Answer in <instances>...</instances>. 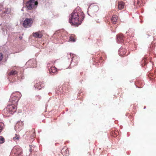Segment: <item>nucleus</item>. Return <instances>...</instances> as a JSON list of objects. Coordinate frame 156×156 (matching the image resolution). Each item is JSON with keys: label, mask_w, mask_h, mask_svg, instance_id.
I'll return each mask as SVG.
<instances>
[{"label": "nucleus", "mask_w": 156, "mask_h": 156, "mask_svg": "<svg viewBox=\"0 0 156 156\" xmlns=\"http://www.w3.org/2000/svg\"><path fill=\"white\" fill-rule=\"evenodd\" d=\"M41 84H43V83L41 82L36 83L35 85V88L38 89L39 90H40L41 88Z\"/></svg>", "instance_id": "obj_18"}, {"label": "nucleus", "mask_w": 156, "mask_h": 156, "mask_svg": "<svg viewBox=\"0 0 156 156\" xmlns=\"http://www.w3.org/2000/svg\"><path fill=\"white\" fill-rule=\"evenodd\" d=\"M94 59H95V60H97V58H96V59L94 58Z\"/></svg>", "instance_id": "obj_32"}, {"label": "nucleus", "mask_w": 156, "mask_h": 156, "mask_svg": "<svg viewBox=\"0 0 156 156\" xmlns=\"http://www.w3.org/2000/svg\"><path fill=\"white\" fill-rule=\"evenodd\" d=\"M20 138V136L19 135L16 134L15 135V136L13 137V140L15 141L16 140H18Z\"/></svg>", "instance_id": "obj_20"}, {"label": "nucleus", "mask_w": 156, "mask_h": 156, "mask_svg": "<svg viewBox=\"0 0 156 156\" xmlns=\"http://www.w3.org/2000/svg\"><path fill=\"white\" fill-rule=\"evenodd\" d=\"M18 72L16 70H11L8 73V75L9 76L14 75L17 74Z\"/></svg>", "instance_id": "obj_17"}, {"label": "nucleus", "mask_w": 156, "mask_h": 156, "mask_svg": "<svg viewBox=\"0 0 156 156\" xmlns=\"http://www.w3.org/2000/svg\"><path fill=\"white\" fill-rule=\"evenodd\" d=\"M102 57H100V60H102Z\"/></svg>", "instance_id": "obj_29"}, {"label": "nucleus", "mask_w": 156, "mask_h": 156, "mask_svg": "<svg viewBox=\"0 0 156 156\" xmlns=\"http://www.w3.org/2000/svg\"><path fill=\"white\" fill-rule=\"evenodd\" d=\"M111 135L112 137H115L119 135V132L116 130H112L111 132Z\"/></svg>", "instance_id": "obj_15"}, {"label": "nucleus", "mask_w": 156, "mask_h": 156, "mask_svg": "<svg viewBox=\"0 0 156 156\" xmlns=\"http://www.w3.org/2000/svg\"><path fill=\"white\" fill-rule=\"evenodd\" d=\"M51 63L53 64L52 62L51 63H49L47 64V66L48 68L50 73L51 75H53L57 73V69L54 66H52L51 67H50V66L49 65Z\"/></svg>", "instance_id": "obj_7"}, {"label": "nucleus", "mask_w": 156, "mask_h": 156, "mask_svg": "<svg viewBox=\"0 0 156 156\" xmlns=\"http://www.w3.org/2000/svg\"><path fill=\"white\" fill-rule=\"evenodd\" d=\"M141 3L142 2H141V0H137V2L136 5H138V6H140L141 5Z\"/></svg>", "instance_id": "obj_23"}, {"label": "nucleus", "mask_w": 156, "mask_h": 156, "mask_svg": "<svg viewBox=\"0 0 156 156\" xmlns=\"http://www.w3.org/2000/svg\"><path fill=\"white\" fill-rule=\"evenodd\" d=\"M126 50L123 48H120L119 49L118 51L119 54L120 55L123 56L126 54Z\"/></svg>", "instance_id": "obj_12"}, {"label": "nucleus", "mask_w": 156, "mask_h": 156, "mask_svg": "<svg viewBox=\"0 0 156 156\" xmlns=\"http://www.w3.org/2000/svg\"><path fill=\"white\" fill-rule=\"evenodd\" d=\"M61 153L63 156H67L69 155V151L67 148L66 147L62 149Z\"/></svg>", "instance_id": "obj_10"}, {"label": "nucleus", "mask_w": 156, "mask_h": 156, "mask_svg": "<svg viewBox=\"0 0 156 156\" xmlns=\"http://www.w3.org/2000/svg\"><path fill=\"white\" fill-rule=\"evenodd\" d=\"M83 74V72H81L80 73V75L82 76V75Z\"/></svg>", "instance_id": "obj_28"}, {"label": "nucleus", "mask_w": 156, "mask_h": 156, "mask_svg": "<svg viewBox=\"0 0 156 156\" xmlns=\"http://www.w3.org/2000/svg\"><path fill=\"white\" fill-rule=\"evenodd\" d=\"M5 142V138L2 136H0V144H2Z\"/></svg>", "instance_id": "obj_21"}, {"label": "nucleus", "mask_w": 156, "mask_h": 156, "mask_svg": "<svg viewBox=\"0 0 156 156\" xmlns=\"http://www.w3.org/2000/svg\"><path fill=\"white\" fill-rule=\"evenodd\" d=\"M124 37L122 34H119L117 35V41L119 42H122L124 41Z\"/></svg>", "instance_id": "obj_9"}, {"label": "nucleus", "mask_w": 156, "mask_h": 156, "mask_svg": "<svg viewBox=\"0 0 156 156\" xmlns=\"http://www.w3.org/2000/svg\"><path fill=\"white\" fill-rule=\"evenodd\" d=\"M101 39H99V41H101Z\"/></svg>", "instance_id": "obj_33"}, {"label": "nucleus", "mask_w": 156, "mask_h": 156, "mask_svg": "<svg viewBox=\"0 0 156 156\" xmlns=\"http://www.w3.org/2000/svg\"><path fill=\"white\" fill-rule=\"evenodd\" d=\"M76 37L75 35H71L69 37V41L70 42H75L76 41Z\"/></svg>", "instance_id": "obj_16"}, {"label": "nucleus", "mask_w": 156, "mask_h": 156, "mask_svg": "<svg viewBox=\"0 0 156 156\" xmlns=\"http://www.w3.org/2000/svg\"><path fill=\"white\" fill-rule=\"evenodd\" d=\"M118 19V16L116 15H114L111 19V21L113 24H115L117 22Z\"/></svg>", "instance_id": "obj_13"}, {"label": "nucleus", "mask_w": 156, "mask_h": 156, "mask_svg": "<svg viewBox=\"0 0 156 156\" xmlns=\"http://www.w3.org/2000/svg\"><path fill=\"white\" fill-rule=\"evenodd\" d=\"M83 12L81 11L75 10L71 14L69 18V22L72 25L77 27L81 23L84 18Z\"/></svg>", "instance_id": "obj_1"}, {"label": "nucleus", "mask_w": 156, "mask_h": 156, "mask_svg": "<svg viewBox=\"0 0 156 156\" xmlns=\"http://www.w3.org/2000/svg\"><path fill=\"white\" fill-rule=\"evenodd\" d=\"M79 60V59L77 57L75 56L73 57L71 60V62H76V64L75 65H77L78 64V61Z\"/></svg>", "instance_id": "obj_19"}, {"label": "nucleus", "mask_w": 156, "mask_h": 156, "mask_svg": "<svg viewBox=\"0 0 156 156\" xmlns=\"http://www.w3.org/2000/svg\"><path fill=\"white\" fill-rule=\"evenodd\" d=\"M43 30H39L37 32L33 33L32 34L33 36L36 38H41L43 34Z\"/></svg>", "instance_id": "obj_8"}, {"label": "nucleus", "mask_w": 156, "mask_h": 156, "mask_svg": "<svg viewBox=\"0 0 156 156\" xmlns=\"http://www.w3.org/2000/svg\"><path fill=\"white\" fill-rule=\"evenodd\" d=\"M81 93V92H80V93H79V94H78V95H80V94Z\"/></svg>", "instance_id": "obj_30"}, {"label": "nucleus", "mask_w": 156, "mask_h": 156, "mask_svg": "<svg viewBox=\"0 0 156 156\" xmlns=\"http://www.w3.org/2000/svg\"><path fill=\"white\" fill-rule=\"evenodd\" d=\"M34 134H35V132L34 131Z\"/></svg>", "instance_id": "obj_34"}, {"label": "nucleus", "mask_w": 156, "mask_h": 156, "mask_svg": "<svg viewBox=\"0 0 156 156\" xmlns=\"http://www.w3.org/2000/svg\"><path fill=\"white\" fill-rule=\"evenodd\" d=\"M137 0H134V5H136H136H137Z\"/></svg>", "instance_id": "obj_26"}, {"label": "nucleus", "mask_w": 156, "mask_h": 156, "mask_svg": "<svg viewBox=\"0 0 156 156\" xmlns=\"http://www.w3.org/2000/svg\"><path fill=\"white\" fill-rule=\"evenodd\" d=\"M21 96V94L19 92H13L11 94L9 102L12 103L17 105L19 100Z\"/></svg>", "instance_id": "obj_3"}, {"label": "nucleus", "mask_w": 156, "mask_h": 156, "mask_svg": "<svg viewBox=\"0 0 156 156\" xmlns=\"http://www.w3.org/2000/svg\"><path fill=\"white\" fill-rule=\"evenodd\" d=\"M12 153H14L15 156H21L22 154V149L19 147H15L12 150Z\"/></svg>", "instance_id": "obj_6"}, {"label": "nucleus", "mask_w": 156, "mask_h": 156, "mask_svg": "<svg viewBox=\"0 0 156 156\" xmlns=\"http://www.w3.org/2000/svg\"><path fill=\"white\" fill-rule=\"evenodd\" d=\"M125 5L124 3L122 2H118V8L119 10L123 9Z\"/></svg>", "instance_id": "obj_14"}, {"label": "nucleus", "mask_w": 156, "mask_h": 156, "mask_svg": "<svg viewBox=\"0 0 156 156\" xmlns=\"http://www.w3.org/2000/svg\"><path fill=\"white\" fill-rule=\"evenodd\" d=\"M92 10L94 12H97L98 9V7L97 5H95L92 8Z\"/></svg>", "instance_id": "obj_22"}, {"label": "nucleus", "mask_w": 156, "mask_h": 156, "mask_svg": "<svg viewBox=\"0 0 156 156\" xmlns=\"http://www.w3.org/2000/svg\"><path fill=\"white\" fill-rule=\"evenodd\" d=\"M81 93V92H80V93H79V94H78V95H80V94Z\"/></svg>", "instance_id": "obj_31"}, {"label": "nucleus", "mask_w": 156, "mask_h": 156, "mask_svg": "<svg viewBox=\"0 0 156 156\" xmlns=\"http://www.w3.org/2000/svg\"><path fill=\"white\" fill-rule=\"evenodd\" d=\"M33 62V61L30 60H29L28 62L27 63L28 64H30V63H32Z\"/></svg>", "instance_id": "obj_27"}, {"label": "nucleus", "mask_w": 156, "mask_h": 156, "mask_svg": "<svg viewBox=\"0 0 156 156\" xmlns=\"http://www.w3.org/2000/svg\"><path fill=\"white\" fill-rule=\"evenodd\" d=\"M38 4L37 1L34 0H29L26 3V6L29 10H31L36 8Z\"/></svg>", "instance_id": "obj_4"}, {"label": "nucleus", "mask_w": 156, "mask_h": 156, "mask_svg": "<svg viewBox=\"0 0 156 156\" xmlns=\"http://www.w3.org/2000/svg\"><path fill=\"white\" fill-rule=\"evenodd\" d=\"M3 58V55L2 53H0V61H1Z\"/></svg>", "instance_id": "obj_24"}, {"label": "nucleus", "mask_w": 156, "mask_h": 156, "mask_svg": "<svg viewBox=\"0 0 156 156\" xmlns=\"http://www.w3.org/2000/svg\"><path fill=\"white\" fill-rule=\"evenodd\" d=\"M3 129L2 124H0V133L1 132Z\"/></svg>", "instance_id": "obj_25"}, {"label": "nucleus", "mask_w": 156, "mask_h": 156, "mask_svg": "<svg viewBox=\"0 0 156 156\" xmlns=\"http://www.w3.org/2000/svg\"><path fill=\"white\" fill-rule=\"evenodd\" d=\"M17 109V105L13 104H9L3 110L4 114L6 116H10L16 112Z\"/></svg>", "instance_id": "obj_2"}, {"label": "nucleus", "mask_w": 156, "mask_h": 156, "mask_svg": "<svg viewBox=\"0 0 156 156\" xmlns=\"http://www.w3.org/2000/svg\"><path fill=\"white\" fill-rule=\"evenodd\" d=\"M23 126V124L22 122L20 121L17 122L15 126V129L18 130L21 129V127Z\"/></svg>", "instance_id": "obj_11"}, {"label": "nucleus", "mask_w": 156, "mask_h": 156, "mask_svg": "<svg viewBox=\"0 0 156 156\" xmlns=\"http://www.w3.org/2000/svg\"><path fill=\"white\" fill-rule=\"evenodd\" d=\"M33 22V19L32 18H26L23 23V26L25 28L30 27Z\"/></svg>", "instance_id": "obj_5"}]
</instances>
